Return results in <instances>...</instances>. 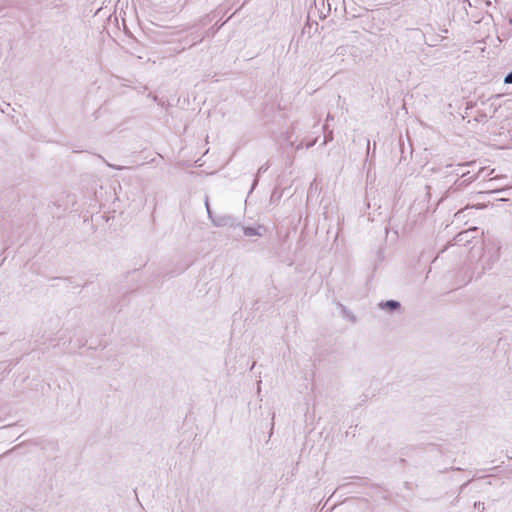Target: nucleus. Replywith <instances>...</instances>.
Listing matches in <instances>:
<instances>
[{
  "label": "nucleus",
  "instance_id": "nucleus-17",
  "mask_svg": "<svg viewBox=\"0 0 512 512\" xmlns=\"http://www.w3.org/2000/svg\"><path fill=\"white\" fill-rule=\"evenodd\" d=\"M205 206H206V209H207V210H209V209H210V204H209L208 197H206V200H205Z\"/></svg>",
  "mask_w": 512,
  "mask_h": 512
},
{
  "label": "nucleus",
  "instance_id": "nucleus-19",
  "mask_svg": "<svg viewBox=\"0 0 512 512\" xmlns=\"http://www.w3.org/2000/svg\"><path fill=\"white\" fill-rule=\"evenodd\" d=\"M369 151H370V141L367 140V152L369 153Z\"/></svg>",
  "mask_w": 512,
  "mask_h": 512
},
{
  "label": "nucleus",
  "instance_id": "nucleus-14",
  "mask_svg": "<svg viewBox=\"0 0 512 512\" xmlns=\"http://www.w3.org/2000/svg\"><path fill=\"white\" fill-rule=\"evenodd\" d=\"M316 141H317V139H314L313 141L308 142V143L305 145V147H306L307 149H309V148L313 147V146L315 145Z\"/></svg>",
  "mask_w": 512,
  "mask_h": 512
},
{
  "label": "nucleus",
  "instance_id": "nucleus-6",
  "mask_svg": "<svg viewBox=\"0 0 512 512\" xmlns=\"http://www.w3.org/2000/svg\"><path fill=\"white\" fill-rule=\"evenodd\" d=\"M339 307L341 309V314L345 319L349 320L352 323H356L357 318L352 311H350L346 306H344L341 303L339 304Z\"/></svg>",
  "mask_w": 512,
  "mask_h": 512
},
{
  "label": "nucleus",
  "instance_id": "nucleus-1",
  "mask_svg": "<svg viewBox=\"0 0 512 512\" xmlns=\"http://www.w3.org/2000/svg\"><path fill=\"white\" fill-rule=\"evenodd\" d=\"M476 165L475 162H465V163H459L456 165H447L445 167V176H456L457 178L472 176L473 173H471L470 170H467V167H474Z\"/></svg>",
  "mask_w": 512,
  "mask_h": 512
},
{
  "label": "nucleus",
  "instance_id": "nucleus-5",
  "mask_svg": "<svg viewBox=\"0 0 512 512\" xmlns=\"http://www.w3.org/2000/svg\"><path fill=\"white\" fill-rule=\"evenodd\" d=\"M378 307L381 310H384L388 313H394L401 309V303L397 300L390 299V300L379 302Z\"/></svg>",
  "mask_w": 512,
  "mask_h": 512
},
{
  "label": "nucleus",
  "instance_id": "nucleus-9",
  "mask_svg": "<svg viewBox=\"0 0 512 512\" xmlns=\"http://www.w3.org/2000/svg\"><path fill=\"white\" fill-rule=\"evenodd\" d=\"M282 197V191L279 190L277 187L273 189L272 193H271V197H270V201L271 202H275V201H278L280 200V198Z\"/></svg>",
  "mask_w": 512,
  "mask_h": 512
},
{
  "label": "nucleus",
  "instance_id": "nucleus-2",
  "mask_svg": "<svg viewBox=\"0 0 512 512\" xmlns=\"http://www.w3.org/2000/svg\"><path fill=\"white\" fill-rule=\"evenodd\" d=\"M483 171H484V168L480 167V168H478V171L476 173L472 174V176L456 178L454 180L453 184L447 189L446 194L455 193V192L463 190L465 187H467L469 184H471L475 179H477L479 177L480 173Z\"/></svg>",
  "mask_w": 512,
  "mask_h": 512
},
{
  "label": "nucleus",
  "instance_id": "nucleus-8",
  "mask_svg": "<svg viewBox=\"0 0 512 512\" xmlns=\"http://www.w3.org/2000/svg\"><path fill=\"white\" fill-rule=\"evenodd\" d=\"M268 168H269V165L268 164H264V165H262L258 169L257 174H256V176H255V178L253 180V183H252V186H251V189H250L249 193H251L255 189V187L257 186L258 181H259V175L262 174V173H265L268 170Z\"/></svg>",
  "mask_w": 512,
  "mask_h": 512
},
{
  "label": "nucleus",
  "instance_id": "nucleus-10",
  "mask_svg": "<svg viewBox=\"0 0 512 512\" xmlns=\"http://www.w3.org/2000/svg\"><path fill=\"white\" fill-rule=\"evenodd\" d=\"M467 233H468L467 231H464V232H460V233H458V234L456 235V237H455V240H456L457 242L464 241V240H465V237H464V236H465V235H467Z\"/></svg>",
  "mask_w": 512,
  "mask_h": 512
},
{
  "label": "nucleus",
  "instance_id": "nucleus-12",
  "mask_svg": "<svg viewBox=\"0 0 512 512\" xmlns=\"http://www.w3.org/2000/svg\"><path fill=\"white\" fill-rule=\"evenodd\" d=\"M346 52V48L344 46H340L336 49V54L337 55H344Z\"/></svg>",
  "mask_w": 512,
  "mask_h": 512
},
{
  "label": "nucleus",
  "instance_id": "nucleus-16",
  "mask_svg": "<svg viewBox=\"0 0 512 512\" xmlns=\"http://www.w3.org/2000/svg\"><path fill=\"white\" fill-rule=\"evenodd\" d=\"M58 278H53V280H57ZM64 281H67L69 283H72V278L71 277H66V278H62Z\"/></svg>",
  "mask_w": 512,
  "mask_h": 512
},
{
  "label": "nucleus",
  "instance_id": "nucleus-13",
  "mask_svg": "<svg viewBox=\"0 0 512 512\" xmlns=\"http://www.w3.org/2000/svg\"><path fill=\"white\" fill-rule=\"evenodd\" d=\"M475 508L480 510V512H483V510H484V503L483 502H475Z\"/></svg>",
  "mask_w": 512,
  "mask_h": 512
},
{
  "label": "nucleus",
  "instance_id": "nucleus-20",
  "mask_svg": "<svg viewBox=\"0 0 512 512\" xmlns=\"http://www.w3.org/2000/svg\"><path fill=\"white\" fill-rule=\"evenodd\" d=\"M207 213H208V217L210 218V214H213L211 211V208L209 210H207Z\"/></svg>",
  "mask_w": 512,
  "mask_h": 512
},
{
  "label": "nucleus",
  "instance_id": "nucleus-4",
  "mask_svg": "<svg viewBox=\"0 0 512 512\" xmlns=\"http://www.w3.org/2000/svg\"><path fill=\"white\" fill-rule=\"evenodd\" d=\"M210 220L216 227H234L235 218L230 215H213L210 214Z\"/></svg>",
  "mask_w": 512,
  "mask_h": 512
},
{
  "label": "nucleus",
  "instance_id": "nucleus-3",
  "mask_svg": "<svg viewBox=\"0 0 512 512\" xmlns=\"http://www.w3.org/2000/svg\"><path fill=\"white\" fill-rule=\"evenodd\" d=\"M485 257H488L487 267L490 269L492 265L500 258V246L493 244L491 247H489L487 244H485L483 258ZM483 268H486V266H483Z\"/></svg>",
  "mask_w": 512,
  "mask_h": 512
},
{
  "label": "nucleus",
  "instance_id": "nucleus-18",
  "mask_svg": "<svg viewBox=\"0 0 512 512\" xmlns=\"http://www.w3.org/2000/svg\"><path fill=\"white\" fill-rule=\"evenodd\" d=\"M303 146H304V145H303V142H301V143L296 147V149H297V150H300V149H302V148H303Z\"/></svg>",
  "mask_w": 512,
  "mask_h": 512
},
{
  "label": "nucleus",
  "instance_id": "nucleus-11",
  "mask_svg": "<svg viewBox=\"0 0 512 512\" xmlns=\"http://www.w3.org/2000/svg\"><path fill=\"white\" fill-rule=\"evenodd\" d=\"M504 83L505 84H512V70L505 75Z\"/></svg>",
  "mask_w": 512,
  "mask_h": 512
},
{
  "label": "nucleus",
  "instance_id": "nucleus-15",
  "mask_svg": "<svg viewBox=\"0 0 512 512\" xmlns=\"http://www.w3.org/2000/svg\"><path fill=\"white\" fill-rule=\"evenodd\" d=\"M332 139H333L332 133H329L328 135H325L324 144H326L328 141H331Z\"/></svg>",
  "mask_w": 512,
  "mask_h": 512
},
{
  "label": "nucleus",
  "instance_id": "nucleus-7",
  "mask_svg": "<svg viewBox=\"0 0 512 512\" xmlns=\"http://www.w3.org/2000/svg\"><path fill=\"white\" fill-rule=\"evenodd\" d=\"M244 234L246 236H261V232H260V229L262 228V226H258V227H252V226H247V227H244V226H241Z\"/></svg>",
  "mask_w": 512,
  "mask_h": 512
}]
</instances>
